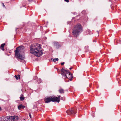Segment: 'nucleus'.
I'll return each instance as SVG.
<instances>
[{
	"label": "nucleus",
	"instance_id": "1",
	"mask_svg": "<svg viewBox=\"0 0 121 121\" xmlns=\"http://www.w3.org/2000/svg\"><path fill=\"white\" fill-rule=\"evenodd\" d=\"M30 52L36 56L40 57L43 54L41 48L40 44H35L31 45L30 48Z\"/></svg>",
	"mask_w": 121,
	"mask_h": 121
},
{
	"label": "nucleus",
	"instance_id": "2",
	"mask_svg": "<svg viewBox=\"0 0 121 121\" xmlns=\"http://www.w3.org/2000/svg\"><path fill=\"white\" fill-rule=\"evenodd\" d=\"M24 47L22 46H20L17 47L16 50L15 51V55L16 57L22 60H23L24 59V56H22L21 54L24 52Z\"/></svg>",
	"mask_w": 121,
	"mask_h": 121
},
{
	"label": "nucleus",
	"instance_id": "3",
	"mask_svg": "<svg viewBox=\"0 0 121 121\" xmlns=\"http://www.w3.org/2000/svg\"><path fill=\"white\" fill-rule=\"evenodd\" d=\"M82 26L80 24L75 25L73 29L72 33L75 36H77L80 34L81 31L82 30Z\"/></svg>",
	"mask_w": 121,
	"mask_h": 121
},
{
	"label": "nucleus",
	"instance_id": "4",
	"mask_svg": "<svg viewBox=\"0 0 121 121\" xmlns=\"http://www.w3.org/2000/svg\"><path fill=\"white\" fill-rule=\"evenodd\" d=\"M61 75H63L65 78H66L71 80L73 78L72 75L68 70H65L62 68L61 70Z\"/></svg>",
	"mask_w": 121,
	"mask_h": 121
},
{
	"label": "nucleus",
	"instance_id": "5",
	"mask_svg": "<svg viewBox=\"0 0 121 121\" xmlns=\"http://www.w3.org/2000/svg\"><path fill=\"white\" fill-rule=\"evenodd\" d=\"M60 95H59L58 97L52 96L49 97H46L44 99L45 102L48 103L51 101L56 102L59 103L60 101Z\"/></svg>",
	"mask_w": 121,
	"mask_h": 121
},
{
	"label": "nucleus",
	"instance_id": "6",
	"mask_svg": "<svg viewBox=\"0 0 121 121\" xmlns=\"http://www.w3.org/2000/svg\"><path fill=\"white\" fill-rule=\"evenodd\" d=\"M66 112L68 115H70L71 114L75 113L76 112V110L74 108H71L67 110Z\"/></svg>",
	"mask_w": 121,
	"mask_h": 121
},
{
	"label": "nucleus",
	"instance_id": "7",
	"mask_svg": "<svg viewBox=\"0 0 121 121\" xmlns=\"http://www.w3.org/2000/svg\"><path fill=\"white\" fill-rule=\"evenodd\" d=\"M7 117H9V118L7 119V121H16L18 120V118L17 116H8Z\"/></svg>",
	"mask_w": 121,
	"mask_h": 121
},
{
	"label": "nucleus",
	"instance_id": "8",
	"mask_svg": "<svg viewBox=\"0 0 121 121\" xmlns=\"http://www.w3.org/2000/svg\"><path fill=\"white\" fill-rule=\"evenodd\" d=\"M8 117H1L0 118V121H7V119L8 118Z\"/></svg>",
	"mask_w": 121,
	"mask_h": 121
},
{
	"label": "nucleus",
	"instance_id": "9",
	"mask_svg": "<svg viewBox=\"0 0 121 121\" xmlns=\"http://www.w3.org/2000/svg\"><path fill=\"white\" fill-rule=\"evenodd\" d=\"M25 107V106L22 104H21L19 105L18 107V109L19 110L21 108L23 109Z\"/></svg>",
	"mask_w": 121,
	"mask_h": 121
},
{
	"label": "nucleus",
	"instance_id": "10",
	"mask_svg": "<svg viewBox=\"0 0 121 121\" xmlns=\"http://www.w3.org/2000/svg\"><path fill=\"white\" fill-rule=\"evenodd\" d=\"M58 91L60 94H63L64 93V90L62 88L60 89Z\"/></svg>",
	"mask_w": 121,
	"mask_h": 121
},
{
	"label": "nucleus",
	"instance_id": "11",
	"mask_svg": "<svg viewBox=\"0 0 121 121\" xmlns=\"http://www.w3.org/2000/svg\"><path fill=\"white\" fill-rule=\"evenodd\" d=\"M5 45V43H4L2 44L0 46V48L1 49L3 50V51H4V45Z\"/></svg>",
	"mask_w": 121,
	"mask_h": 121
},
{
	"label": "nucleus",
	"instance_id": "12",
	"mask_svg": "<svg viewBox=\"0 0 121 121\" xmlns=\"http://www.w3.org/2000/svg\"><path fill=\"white\" fill-rule=\"evenodd\" d=\"M14 77L16 78L17 80H18V79H19L20 78V76L18 75L17 76L15 75Z\"/></svg>",
	"mask_w": 121,
	"mask_h": 121
},
{
	"label": "nucleus",
	"instance_id": "13",
	"mask_svg": "<svg viewBox=\"0 0 121 121\" xmlns=\"http://www.w3.org/2000/svg\"><path fill=\"white\" fill-rule=\"evenodd\" d=\"M20 100L21 101H22L24 99L25 97L23 96V95H22L20 97Z\"/></svg>",
	"mask_w": 121,
	"mask_h": 121
},
{
	"label": "nucleus",
	"instance_id": "14",
	"mask_svg": "<svg viewBox=\"0 0 121 121\" xmlns=\"http://www.w3.org/2000/svg\"><path fill=\"white\" fill-rule=\"evenodd\" d=\"M55 45L56 46V48H58L60 46V45L57 42H56L55 43Z\"/></svg>",
	"mask_w": 121,
	"mask_h": 121
},
{
	"label": "nucleus",
	"instance_id": "15",
	"mask_svg": "<svg viewBox=\"0 0 121 121\" xmlns=\"http://www.w3.org/2000/svg\"><path fill=\"white\" fill-rule=\"evenodd\" d=\"M61 99L63 100H64L65 99V98L64 97H61Z\"/></svg>",
	"mask_w": 121,
	"mask_h": 121
},
{
	"label": "nucleus",
	"instance_id": "16",
	"mask_svg": "<svg viewBox=\"0 0 121 121\" xmlns=\"http://www.w3.org/2000/svg\"><path fill=\"white\" fill-rule=\"evenodd\" d=\"M41 80L40 79H39L38 80V81L40 83L41 82Z\"/></svg>",
	"mask_w": 121,
	"mask_h": 121
},
{
	"label": "nucleus",
	"instance_id": "17",
	"mask_svg": "<svg viewBox=\"0 0 121 121\" xmlns=\"http://www.w3.org/2000/svg\"><path fill=\"white\" fill-rule=\"evenodd\" d=\"M52 60L54 62H55L56 61V59H54L52 58Z\"/></svg>",
	"mask_w": 121,
	"mask_h": 121
},
{
	"label": "nucleus",
	"instance_id": "18",
	"mask_svg": "<svg viewBox=\"0 0 121 121\" xmlns=\"http://www.w3.org/2000/svg\"><path fill=\"white\" fill-rule=\"evenodd\" d=\"M34 79H38V78L37 77L35 76L34 77Z\"/></svg>",
	"mask_w": 121,
	"mask_h": 121
},
{
	"label": "nucleus",
	"instance_id": "19",
	"mask_svg": "<svg viewBox=\"0 0 121 121\" xmlns=\"http://www.w3.org/2000/svg\"><path fill=\"white\" fill-rule=\"evenodd\" d=\"M29 116L30 118H31V114L30 113H29Z\"/></svg>",
	"mask_w": 121,
	"mask_h": 121
},
{
	"label": "nucleus",
	"instance_id": "20",
	"mask_svg": "<svg viewBox=\"0 0 121 121\" xmlns=\"http://www.w3.org/2000/svg\"><path fill=\"white\" fill-rule=\"evenodd\" d=\"M64 63H65L64 62L62 63H61V65H63L64 64Z\"/></svg>",
	"mask_w": 121,
	"mask_h": 121
},
{
	"label": "nucleus",
	"instance_id": "21",
	"mask_svg": "<svg viewBox=\"0 0 121 121\" xmlns=\"http://www.w3.org/2000/svg\"><path fill=\"white\" fill-rule=\"evenodd\" d=\"M65 1H66L67 2H69V0H65Z\"/></svg>",
	"mask_w": 121,
	"mask_h": 121
},
{
	"label": "nucleus",
	"instance_id": "22",
	"mask_svg": "<svg viewBox=\"0 0 121 121\" xmlns=\"http://www.w3.org/2000/svg\"><path fill=\"white\" fill-rule=\"evenodd\" d=\"M2 4H3V7L5 8V6L4 5V4L3 3H2Z\"/></svg>",
	"mask_w": 121,
	"mask_h": 121
},
{
	"label": "nucleus",
	"instance_id": "23",
	"mask_svg": "<svg viewBox=\"0 0 121 121\" xmlns=\"http://www.w3.org/2000/svg\"><path fill=\"white\" fill-rule=\"evenodd\" d=\"M56 60L57 61H58V58H56Z\"/></svg>",
	"mask_w": 121,
	"mask_h": 121
},
{
	"label": "nucleus",
	"instance_id": "24",
	"mask_svg": "<svg viewBox=\"0 0 121 121\" xmlns=\"http://www.w3.org/2000/svg\"><path fill=\"white\" fill-rule=\"evenodd\" d=\"M72 68H69V69H72Z\"/></svg>",
	"mask_w": 121,
	"mask_h": 121
},
{
	"label": "nucleus",
	"instance_id": "25",
	"mask_svg": "<svg viewBox=\"0 0 121 121\" xmlns=\"http://www.w3.org/2000/svg\"><path fill=\"white\" fill-rule=\"evenodd\" d=\"M1 17H0V19H1Z\"/></svg>",
	"mask_w": 121,
	"mask_h": 121
},
{
	"label": "nucleus",
	"instance_id": "26",
	"mask_svg": "<svg viewBox=\"0 0 121 121\" xmlns=\"http://www.w3.org/2000/svg\"><path fill=\"white\" fill-rule=\"evenodd\" d=\"M1 109V107H0V110Z\"/></svg>",
	"mask_w": 121,
	"mask_h": 121
},
{
	"label": "nucleus",
	"instance_id": "27",
	"mask_svg": "<svg viewBox=\"0 0 121 121\" xmlns=\"http://www.w3.org/2000/svg\"><path fill=\"white\" fill-rule=\"evenodd\" d=\"M49 121L48 120V121Z\"/></svg>",
	"mask_w": 121,
	"mask_h": 121
},
{
	"label": "nucleus",
	"instance_id": "28",
	"mask_svg": "<svg viewBox=\"0 0 121 121\" xmlns=\"http://www.w3.org/2000/svg\"><path fill=\"white\" fill-rule=\"evenodd\" d=\"M120 41H121V40Z\"/></svg>",
	"mask_w": 121,
	"mask_h": 121
}]
</instances>
